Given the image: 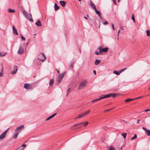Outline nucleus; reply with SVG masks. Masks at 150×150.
I'll return each mask as SVG.
<instances>
[{
	"mask_svg": "<svg viewBox=\"0 0 150 150\" xmlns=\"http://www.w3.org/2000/svg\"><path fill=\"white\" fill-rule=\"evenodd\" d=\"M98 49L99 50V52L97 51L95 52V54L96 55H99L103 52H106L109 50L108 47H105L103 48L101 46H99L98 47Z\"/></svg>",
	"mask_w": 150,
	"mask_h": 150,
	"instance_id": "1",
	"label": "nucleus"
},
{
	"mask_svg": "<svg viewBox=\"0 0 150 150\" xmlns=\"http://www.w3.org/2000/svg\"><path fill=\"white\" fill-rule=\"evenodd\" d=\"M22 13L26 18L29 20L31 22H33V21L32 18V15L31 14L28 13L25 10H23L22 11Z\"/></svg>",
	"mask_w": 150,
	"mask_h": 150,
	"instance_id": "2",
	"label": "nucleus"
},
{
	"mask_svg": "<svg viewBox=\"0 0 150 150\" xmlns=\"http://www.w3.org/2000/svg\"><path fill=\"white\" fill-rule=\"evenodd\" d=\"M86 81L84 80L82 81L80 84V85L78 87V89L79 90L83 88L86 86Z\"/></svg>",
	"mask_w": 150,
	"mask_h": 150,
	"instance_id": "3",
	"label": "nucleus"
},
{
	"mask_svg": "<svg viewBox=\"0 0 150 150\" xmlns=\"http://www.w3.org/2000/svg\"><path fill=\"white\" fill-rule=\"evenodd\" d=\"M64 74L65 72H64L59 75L58 78L57 83V85L60 82H61V80L63 78Z\"/></svg>",
	"mask_w": 150,
	"mask_h": 150,
	"instance_id": "4",
	"label": "nucleus"
},
{
	"mask_svg": "<svg viewBox=\"0 0 150 150\" xmlns=\"http://www.w3.org/2000/svg\"><path fill=\"white\" fill-rule=\"evenodd\" d=\"M9 128H8L6 130H5L2 134H1L0 136V140L4 138L5 137L7 132Z\"/></svg>",
	"mask_w": 150,
	"mask_h": 150,
	"instance_id": "5",
	"label": "nucleus"
},
{
	"mask_svg": "<svg viewBox=\"0 0 150 150\" xmlns=\"http://www.w3.org/2000/svg\"><path fill=\"white\" fill-rule=\"evenodd\" d=\"M24 125H22L18 127L15 130H16V132L19 133L24 128Z\"/></svg>",
	"mask_w": 150,
	"mask_h": 150,
	"instance_id": "6",
	"label": "nucleus"
},
{
	"mask_svg": "<svg viewBox=\"0 0 150 150\" xmlns=\"http://www.w3.org/2000/svg\"><path fill=\"white\" fill-rule=\"evenodd\" d=\"M24 52V50L23 48L20 45L19 46L18 50V53L19 54H22Z\"/></svg>",
	"mask_w": 150,
	"mask_h": 150,
	"instance_id": "7",
	"label": "nucleus"
},
{
	"mask_svg": "<svg viewBox=\"0 0 150 150\" xmlns=\"http://www.w3.org/2000/svg\"><path fill=\"white\" fill-rule=\"evenodd\" d=\"M94 10L95 11V12L100 17V19L102 21L103 20L104 21H105V20H104L101 16V13H100V12L99 11H98L97 10V9H95Z\"/></svg>",
	"mask_w": 150,
	"mask_h": 150,
	"instance_id": "8",
	"label": "nucleus"
},
{
	"mask_svg": "<svg viewBox=\"0 0 150 150\" xmlns=\"http://www.w3.org/2000/svg\"><path fill=\"white\" fill-rule=\"evenodd\" d=\"M24 87L26 89H29L31 88L32 85L26 83L24 84Z\"/></svg>",
	"mask_w": 150,
	"mask_h": 150,
	"instance_id": "9",
	"label": "nucleus"
},
{
	"mask_svg": "<svg viewBox=\"0 0 150 150\" xmlns=\"http://www.w3.org/2000/svg\"><path fill=\"white\" fill-rule=\"evenodd\" d=\"M111 96V93H110L109 94H108L103 95V96H101L100 97L101 99H101H104V98H105L110 97Z\"/></svg>",
	"mask_w": 150,
	"mask_h": 150,
	"instance_id": "10",
	"label": "nucleus"
},
{
	"mask_svg": "<svg viewBox=\"0 0 150 150\" xmlns=\"http://www.w3.org/2000/svg\"><path fill=\"white\" fill-rule=\"evenodd\" d=\"M12 28H13V34L16 35H18V34L17 33V30L16 28H15V27L14 26H13Z\"/></svg>",
	"mask_w": 150,
	"mask_h": 150,
	"instance_id": "11",
	"label": "nucleus"
},
{
	"mask_svg": "<svg viewBox=\"0 0 150 150\" xmlns=\"http://www.w3.org/2000/svg\"><path fill=\"white\" fill-rule=\"evenodd\" d=\"M83 124H84V126H86V125H87L88 124V122H81L77 124H75L74 126H77V125H82Z\"/></svg>",
	"mask_w": 150,
	"mask_h": 150,
	"instance_id": "12",
	"label": "nucleus"
},
{
	"mask_svg": "<svg viewBox=\"0 0 150 150\" xmlns=\"http://www.w3.org/2000/svg\"><path fill=\"white\" fill-rule=\"evenodd\" d=\"M59 3L64 8H65L66 6V2L63 1H61L59 2Z\"/></svg>",
	"mask_w": 150,
	"mask_h": 150,
	"instance_id": "13",
	"label": "nucleus"
},
{
	"mask_svg": "<svg viewBox=\"0 0 150 150\" xmlns=\"http://www.w3.org/2000/svg\"><path fill=\"white\" fill-rule=\"evenodd\" d=\"M14 69H15L16 71L13 70L11 72V74H14L16 73L18 70V67L16 65H15L14 66Z\"/></svg>",
	"mask_w": 150,
	"mask_h": 150,
	"instance_id": "14",
	"label": "nucleus"
},
{
	"mask_svg": "<svg viewBox=\"0 0 150 150\" xmlns=\"http://www.w3.org/2000/svg\"><path fill=\"white\" fill-rule=\"evenodd\" d=\"M41 54H42L41 56H42V57L43 58H44L42 59H39V58H38V59L39 60L41 61L42 62H43L44 61L45 59H46V57L45 56V54H44L43 53H42Z\"/></svg>",
	"mask_w": 150,
	"mask_h": 150,
	"instance_id": "15",
	"label": "nucleus"
},
{
	"mask_svg": "<svg viewBox=\"0 0 150 150\" xmlns=\"http://www.w3.org/2000/svg\"><path fill=\"white\" fill-rule=\"evenodd\" d=\"M90 5L92 8L93 10H94L96 8L95 5L91 1H90Z\"/></svg>",
	"mask_w": 150,
	"mask_h": 150,
	"instance_id": "16",
	"label": "nucleus"
},
{
	"mask_svg": "<svg viewBox=\"0 0 150 150\" xmlns=\"http://www.w3.org/2000/svg\"><path fill=\"white\" fill-rule=\"evenodd\" d=\"M56 115H57V113H55L53 114L52 115L49 116V117H48L46 119V121H47L48 120H49L50 119H51L52 118H53V117H54Z\"/></svg>",
	"mask_w": 150,
	"mask_h": 150,
	"instance_id": "17",
	"label": "nucleus"
},
{
	"mask_svg": "<svg viewBox=\"0 0 150 150\" xmlns=\"http://www.w3.org/2000/svg\"><path fill=\"white\" fill-rule=\"evenodd\" d=\"M19 133L16 132V130H15L14 131V134L13 136V138L16 139L17 138Z\"/></svg>",
	"mask_w": 150,
	"mask_h": 150,
	"instance_id": "18",
	"label": "nucleus"
},
{
	"mask_svg": "<svg viewBox=\"0 0 150 150\" xmlns=\"http://www.w3.org/2000/svg\"><path fill=\"white\" fill-rule=\"evenodd\" d=\"M35 24L38 26H41L42 24L40 22V21L38 20L35 23Z\"/></svg>",
	"mask_w": 150,
	"mask_h": 150,
	"instance_id": "19",
	"label": "nucleus"
},
{
	"mask_svg": "<svg viewBox=\"0 0 150 150\" xmlns=\"http://www.w3.org/2000/svg\"><path fill=\"white\" fill-rule=\"evenodd\" d=\"M54 10L55 11H57L59 8V7L57 5V4L56 3H55L54 4Z\"/></svg>",
	"mask_w": 150,
	"mask_h": 150,
	"instance_id": "20",
	"label": "nucleus"
},
{
	"mask_svg": "<svg viewBox=\"0 0 150 150\" xmlns=\"http://www.w3.org/2000/svg\"><path fill=\"white\" fill-rule=\"evenodd\" d=\"M4 74V67L3 65L2 66L1 70L0 73V77H2Z\"/></svg>",
	"mask_w": 150,
	"mask_h": 150,
	"instance_id": "21",
	"label": "nucleus"
},
{
	"mask_svg": "<svg viewBox=\"0 0 150 150\" xmlns=\"http://www.w3.org/2000/svg\"><path fill=\"white\" fill-rule=\"evenodd\" d=\"M101 100V98H100H100H98L96 99H94L93 100H92L91 101V102H93V103H95L97 101L100 100Z\"/></svg>",
	"mask_w": 150,
	"mask_h": 150,
	"instance_id": "22",
	"label": "nucleus"
},
{
	"mask_svg": "<svg viewBox=\"0 0 150 150\" xmlns=\"http://www.w3.org/2000/svg\"><path fill=\"white\" fill-rule=\"evenodd\" d=\"M54 83V80L53 79H52L50 80V82L49 83L50 86H52L53 85Z\"/></svg>",
	"mask_w": 150,
	"mask_h": 150,
	"instance_id": "23",
	"label": "nucleus"
},
{
	"mask_svg": "<svg viewBox=\"0 0 150 150\" xmlns=\"http://www.w3.org/2000/svg\"><path fill=\"white\" fill-rule=\"evenodd\" d=\"M113 73L117 75H119L120 74L119 71H118L116 70H115L114 71H113Z\"/></svg>",
	"mask_w": 150,
	"mask_h": 150,
	"instance_id": "24",
	"label": "nucleus"
},
{
	"mask_svg": "<svg viewBox=\"0 0 150 150\" xmlns=\"http://www.w3.org/2000/svg\"><path fill=\"white\" fill-rule=\"evenodd\" d=\"M26 145L25 144H23L21 146V147H19L17 149V150H18V149H20L22 147H23L22 148H21V149H22V150H23L24 148H25L26 147Z\"/></svg>",
	"mask_w": 150,
	"mask_h": 150,
	"instance_id": "25",
	"label": "nucleus"
},
{
	"mask_svg": "<svg viewBox=\"0 0 150 150\" xmlns=\"http://www.w3.org/2000/svg\"><path fill=\"white\" fill-rule=\"evenodd\" d=\"M100 62V61L97 59L95 60V64L96 65H98Z\"/></svg>",
	"mask_w": 150,
	"mask_h": 150,
	"instance_id": "26",
	"label": "nucleus"
},
{
	"mask_svg": "<svg viewBox=\"0 0 150 150\" xmlns=\"http://www.w3.org/2000/svg\"><path fill=\"white\" fill-rule=\"evenodd\" d=\"M8 11L9 13H14L15 12V11L14 9H12L10 8L8 9Z\"/></svg>",
	"mask_w": 150,
	"mask_h": 150,
	"instance_id": "27",
	"label": "nucleus"
},
{
	"mask_svg": "<svg viewBox=\"0 0 150 150\" xmlns=\"http://www.w3.org/2000/svg\"><path fill=\"white\" fill-rule=\"evenodd\" d=\"M6 54V53L5 52H0V57H3Z\"/></svg>",
	"mask_w": 150,
	"mask_h": 150,
	"instance_id": "28",
	"label": "nucleus"
},
{
	"mask_svg": "<svg viewBox=\"0 0 150 150\" xmlns=\"http://www.w3.org/2000/svg\"><path fill=\"white\" fill-rule=\"evenodd\" d=\"M134 100L133 99L128 98V99H127L125 100V102H129L131 101H132V100Z\"/></svg>",
	"mask_w": 150,
	"mask_h": 150,
	"instance_id": "29",
	"label": "nucleus"
},
{
	"mask_svg": "<svg viewBox=\"0 0 150 150\" xmlns=\"http://www.w3.org/2000/svg\"><path fill=\"white\" fill-rule=\"evenodd\" d=\"M145 132L148 136H150V130H146V131H145Z\"/></svg>",
	"mask_w": 150,
	"mask_h": 150,
	"instance_id": "30",
	"label": "nucleus"
},
{
	"mask_svg": "<svg viewBox=\"0 0 150 150\" xmlns=\"http://www.w3.org/2000/svg\"><path fill=\"white\" fill-rule=\"evenodd\" d=\"M90 110H89L88 111H86L85 112L82 113L83 115V116H84L88 114V113H89L90 112Z\"/></svg>",
	"mask_w": 150,
	"mask_h": 150,
	"instance_id": "31",
	"label": "nucleus"
},
{
	"mask_svg": "<svg viewBox=\"0 0 150 150\" xmlns=\"http://www.w3.org/2000/svg\"><path fill=\"white\" fill-rule=\"evenodd\" d=\"M146 35L148 36H150V30H146Z\"/></svg>",
	"mask_w": 150,
	"mask_h": 150,
	"instance_id": "32",
	"label": "nucleus"
},
{
	"mask_svg": "<svg viewBox=\"0 0 150 150\" xmlns=\"http://www.w3.org/2000/svg\"><path fill=\"white\" fill-rule=\"evenodd\" d=\"M127 135V133H122L121 134V135L123 137L124 139H126V137Z\"/></svg>",
	"mask_w": 150,
	"mask_h": 150,
	"instance_id": "33",
	"label": "nucleus"
},
{
	"mask_svg": "<svg viewBox=\"0 0 150 150\" xmlns=\"http://www.w3.org/2000/svg\"><path fill=\"white\" fill-rule=\"evenodd\" d=\"M71 91V88H69L67 91V96L69 94V93Z\"/></svg>",
	"mask_w": 150,
	"mask_h": 150,
	"instance_id": "34",
	"label": "nucleus"
},
{
	"mask_svg": "<svg viewBox=\"0 0 150 150\" xmlns=\"http://www.w3.org/2000/svg\"><path fill=\"white\" fill-rule=\"evenodd\" d=\"M137 137V135L136 134H135L133 137H132L131 138L130 140H133L135 139H136Z\"/></svg>",
	"mask_w": 150,
	"mask_h": 150,
	"instance_id": "35",
	"label": "nucleus"
},
{
	"mask_svg": "<svg viewBox=\"0 0 150 150\" xmlns=\"http://www.w3.org/2000/svg\"><path fill=\"white\" fill-rule=\"evenodd\" d=\"M111 96H112V97L114 98H115L116 97V96H117V94L116 93L114 94L111 93Z\"/></svg>",
	"mask_w": 150,
	"mask_h": 150,
	"instance_id": "36",
	"label": "nucleus"
},
{
	"mask_svg": "<svg viewBox=\"0 0 150 150\" xmlns=\"http://www.w3.org/2000/svg\"><path fill=\"white\" fill-rule=\"evenodd\" d=\"M126 68H124V69H122L120 70V71H119L120 74L121 73H122V72L123 71H124L126 70Z\"/></svg>",
	"mask_w": 150,
	"mask_h": 150,
	"instance_id": "37",
	"label": "nucleus"
},
{
	"mask_svg": "<svg viewBox=\"0 0 150 150\" xmlns=\"http://www.w3.org/2000/svg\"><path fill=\"white\" fill-rule=\"evenodd\" d=\"M115 108L114 107V108H113L111 109H108V110H105L104 111V112H108V111H110V110H112L114 109Z\"/></svg>",
	"mask_w": 150,
	"mask_h": 150,
	"instance_id": "38",
	"label": "nucleus"
},
{
	"mask_svg": "<svg viewBox=\"0 0 150 150\" xmlns=\"http://www.w3.org/2000/svg\"><path fill=\"white\" fill-rule=\"evenodd\" d=\"M132 19L133 20V21L134 22H135V19H134V14H133L132 15Z\"/></svg>",
	"mask_w": 150,
	"mask_h": 150,
	"instance_id": "39",
	"label": "nucleus"
},
{
	"mask_svg": "<svg viewBox=\"0 0 150 150\" xmlns=\"http://www.w3.org/2000/svg\"><path fill=\"white\" fill-rule=\"evenodd\" d=\"M109 150H115V149L113 146H111Z\"/></svg>",
	"mask_w": 150,
	"mask_h": 150,
	"instance_id": "40",
	"label": "nucleus"
},
{
	"mask_svg": "<svg viewBox=\"0 0 150 150\" xmlns=\"http://www.w3.org/2000/svg\"><path fill=\"white\" fill-rule=\"evenodd\" d=\"M103 23L104 25L108 24V23L107 21H105V22H103Z\"/></svg>",
	"mask_w": 150,
	"mask_h": 150,
	"instance_id": "41",
	"label": "nucleus"
},
{
	"mask_svg": "<svg viewBox=\"0 0 150 150\" xmlns=\"http://www.w3.org/2000/svg\"><path fill=\"white\" fill-rule=\"evenodd\" d=\"M83 114L82 113L81 115H79V116L77 117V118H80L83 117Z\"/></svg>",
	"mask_w": 150,
	"mask_h": 150,
	"instance_id": "42",
	"label": "nucleus"
},
{
	"mask_svg": "<svg viewBox=\"0 0 150 150\" xmlns=\"http://www.w3.org/2000/svg\"><path fill=\"white\" fill-rule=\"evenodd\" d=\"M112 27L113 30L114 31L115 30V28L114 27V25L112 23Z\"/></svg>",
	"mask_w": 150,
	"mask_h": 150,
	"instance_id": "43",
	"label": "nucleus"
},
{
	"mask_svg": "<svg viewBox=\"0 0 150 150\" xmlns=\"http://www.w3.org/2000/svg\"><path fill=\"white\" fill-rule=\"evenodd\" d=\"M21 38L23 40H25V38L22 35H21Z\"/></svg>",
	"mask_w": 150,
	"mask_h": 150,
	"instance_id": "44",
	"label": "nucleus"
},
{
	"mask_svg": "<svg viewBox=\"0 0 150 150\" xmlns=\"http://www.w3.org/2000/svg\"><path fill=\"white\" fill-rule=\"evenodd\" d=\"M142 97V96L139 97H138L136 98H134L133 99H134V100H136V99H139V98H141Z\"/></svg>",
	"mask_w": 150,
	"mask_h": 150,
	"instance_id": "45",
	"label": "nucleus"
},
{
	"mask_svg": "<svg viewBox=\"0 0 150 150\" xmlns=\"http://www.w3.org/2000/svg\"><path fill=\"white\" fill-rule=\"evenodd\" d=\"M142 129H143L144 130H145V131H146V130H147V129H146V128L145 127H142Z\"/></svg>",
	"mask_w": 150,
	"mask_h": 150,
	"instance_id": "46",
	"label": "nucleus"
},
{
	"mask_svg": "<svg viewBox=\"0 0 150 150\" xmlns=\"http://www.w3.org/2000/svg\"><path fill=\"white\" fill-rule=\"evenodd\" d=\"M93 73L95 75H96V71L95 70H94L93 71Z\"/></svg>",
	"mask_w": 150,
	"mask_h": 150,
	"instance_id": "47",
	"label": "nucleus"
},
{
	"mask_svg": "<svg viewBox=\"0 0 150 150\" xmlns=\"http://www.w3.org/2000/svg\"><path fill=\"white\" fill-rule=\"evenodd\" d=\"M114 4L116 5V1L115 0H112Z\"/></svg>",
	"mask_w": 150,
	"mask_h": 150,
	"instance_id": "48",
	"label": "nucleus"
},
{
	"mask_svg": "<svg viewBox=\"0 0 150 150\" xmlns=\"http://www.w3.org/2000/svg\"><path fill=\"white\" fill-rule=\"evenodd\" d=\"M141 120L140 119H139V120H137V124H138L139 122V121H140Z\"/></svg>",
	"mask_w": 150,
	"mask_h": 150,
	"instance_id": "49",
	"label": "nucleus"
},
{
	"mask_svg": "<svg viewBox=\"0 0 150 150\" xmlns=\"http://www.w3.org/2000/svg\"><path fill=\"white\" fill-rule=\"evenodd\" d=\"M149 111H150L149 109H147V110H144V111L146 112Z\"/></svg>",
	"mask_w": 150,
	"mask_h": 150,
	"instance_id": "50",
	"label": "nucleus"
},
{
	"mask_svg": "<svg viewBox=\"0 0 150 150\" xmlns=\"http://www.w3.org/2000/svg\"><path fill=\"white\" fill-rule=\"evenodd\" d=\"M79 127H78V128H81L82 127V125H79Z\"/></svg>",
	"mask_w": 150,
	"mask_h": 150,
	"instance_id": "51",
	"label": "nucleus"
},
{
	"mask_svg": "<svg viewBox=\"0 0 150 150\" xmlns=\"http://www.w3.org/2000/svg\"><path fill=\"white\" fill-rule=\"evenodd\" d=\"M56 70L57 71L58 73H59V71L58 69H56Z\"/></svg>",
	"mask_w": 150,
	"mask_h": 150,
	"instance_id": "52",
	"label": "nucleus"
},
{
	"mask_svg": "<svg viewBox=\"0 0 150 150\" xmlns=\"http://www.w3.org/2000/svg\"><path fill=\"white\" fill-rule=\"evenodd\" d=\"M120 32V30H119L118 31V36H117V37H118V38H117L118 40V39L119 33Z\"/></svg>",
	"mask_w": 150,
	"mask_h": 150,
	"instance_id": "53",
	"label": "nucleus"
},
{
	"mask_svg": "<svg viewBox=\"0 0 150 150\" xmlns=\"http://www.w3.org/2000/svg\"><path fill=\"white\" fill-rule=\"evenodd\" d=\"M84 18L86 20H88V18L86 16H84Z\"/></svg>",
	"mask_w": 150,
	"mask_h": 150,
	"instance_id": "54",
	"label": "nucleus"
},
{
	"mask_svg": "<svg viewBox=\"0 0 150 150\" xmlns=\"http://www.w3.org/2000/svg\"><path fill=\"white\" fill-rule=\"evenodd\" d=\"M78 118H77V117L76 118H75V119H78Z\"/></svg>",
	"mask_w": 150,
	"mask_h": 150,
	"instance_id": "55",
	"label": "nucleus"
},
{
	"mask_svg": "<svg viewBox=\"0 0 150 150\" xmlns=\"http://www.w3.org/2000/svg\"><path fill=\"white\" fill-rule=\"evenodd\" d=\"M78 118H77V117L76 118H75V119H78Z\"/></svg>",
	"mask_w": 150,
	"mask_h": 150,
	"instance_id": "56",
	"label": "nucleus"
},
{
	"mask_svg": "<svg viewBox=\"0 0 150 150\" xmlns=\"http://www.w3.org/2000/svg\"><path fill=\"white\" fill-rule=\"evenodd\" d=\"M121 29H122V30H123V27H122L121 28Z\"/></svg>",
	"mask_w": 150,
	"mask_h": 150,
	"instance_id": "57",
	"label": "nucleus"
},
{
	"mask_svg": "<svg viewBox=\"0 0 150 150\" xmlns=\"http://www.w3.org/2000/svg\"><path fill=\"white\" fill-rule=\"evenodd\" d=\"M150 91V87L148 89Z\"/></svg>",
	"mask_w": 150,
	"mask_h": 150,
	"instance_id": "58",
	"label": "nucleus"
},
{
	"mask_svg": "<svg viewBox=\"0 0 150 150\" xmlns=\"http://www.w3.org/2000/svg\"><path fill=\"white\" fill-rule=\"evenodd\" d=\"M28 44V42L27 43L26 45H27Z\"/></svg>",
	"mask_w": 150,
	"mask_h": 150,
	"instance_id": "59",
	"label": "nucleus"
},
{
	"mask_svg": "<svg viewBox=\"0 0 150 150\" xmlns=\"http://www.w3.org/2000/svg\"><path fill=\"white\" fill-rule=\"evenodd\" d=\"M120 0H118V2H119V1H120Z\"/></svg>",
	"mask_w": 150,
	"mask_h": 150,
	"instance_id": "60",
	"label": "nucleus"
},
{
	"mask_svg": "<svg viewBox=\"0 0 150 150\" xmlns=\"http://www.w3.org/2000/svg\"><path fill=\"white\" fill-rule=\"evenodd\" d=\"M79 1H81V0H78Z\"/></svg>",
	"mask_w": 150,
	"mask_h": 150,
	"instance_id": "61",
	"label": "nucleus"
},
{
	"mask_svg": "<svg viewBox=\"0 0 150 150\" xmlns=\"http://www.w3.org/2000/svg\"><path fill=\"white\" fill-rule=\"evenodd\" d=\"M14 71H16V70H15V69H14Z\"/></svg>",
	"mask_w": 150,
	"mask_h": 150,
	"instance_id": "62",
	"label": "nucleus"
}]
</instances>
